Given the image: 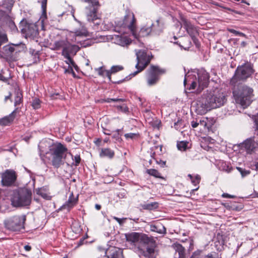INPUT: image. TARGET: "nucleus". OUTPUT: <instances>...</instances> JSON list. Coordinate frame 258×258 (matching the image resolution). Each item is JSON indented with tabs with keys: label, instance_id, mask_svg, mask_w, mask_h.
Returning <instances> with one entry per match:
<instances>
[{
	"label": "nucleus",
	"instance_id": "1a4fd4ad",
	"mask_svg": "<svg viewBox=\"0 0 258 258\" xmlns=\"http://www.w3.org/2000/svg\"><path fill=\"white\" fill-rule=\"evenodd\" d=\"M137 59L138 61L136 68L138 70L131 74L132 76H136L138 73L143 71L149 63L150 59L145 50H136Z\"/></svg>",
	"mask_w": 258,
	"mask_h": 258
},
{
	"label": "nucleus",
	"instance_id": "3c124183",
	"mask_svg": "<svg viewBox=\"0 0 258 258\" xmlns=\"http://www.w3.org/2000/svg\"><path fill=\"white\" fill-rule=\"evenodd\" d=\"M207 119H206V120H201L200 121V122H199V124L204 126V127L208 128L209 127L207 126Z\"/></svg>",
	"mask_w": 258,
	"mask_h": 258
},
{
	"label": "nucleus",
	"instance_id": "a211bd4d",
	"mask_svg": "<svg viewBox=\"0 0 258 258\" xmlns=\"http://www.w3.org/2000/svg\"><path fill=\"white\" fill-rule=\"evenodd\" d=\"M97 8H90L89 12L87 14L88 21L92 22L95 26H98L101 23L100 18L97 14Z\"/></svg>",
	"mask_w": 258,
	"mask_h": 258
},
{
	"label": "nucleus",
	"instance_id": "20e7f679",
	"mask_svg": "<svg viewBox=\"0 0 258 258\" xmlns=\"http://www.w3.org/2000/svg\"><path fill=\"white\" fill-rule=\"evenodd\" d=\"M31 200L32 192L27 188H21L15 191L11 198L12 205L15 207L29 206Z\"/></svg>",
	"mask_w": 258,
	"mask_h": 258
},
{
	"label": "nucleus",
	"instance_id": "cd10ccee",
	"mask_svg": "<svg viewBox=\"0 0 258 258\" xmlns=\"http://www.w3.org/2000/svg\"><path fill=\"white\" fill-rule=\"evenodd\" d=\"M151 228L152 231L156 232L160 234H165L166 233V228L162 225L160 226H151Z\"/></svg>",
	"mask_w": 258,
	"mask_h": 258
},
{
	"label": "nucleus",
	"instance_id": "864d4df0",
	"mask_svg": "<svg viewBox=\"0 0 258 258\" xmlns=\"http://www.w3.org/2000/svg\"><path fill=\"white\" fill-rule=\"evenodd\" d=\"M81 158L80 156H75V165L77 166L80 162Z\"/></svg>",
	"mask_w": 258,
	"mask_h": 258
},
{
	"label": "nucleus",
	"instance_id": "13d9d810",
	"mask_svg": "<svg viewBox=\"0 0 258 258\" xmlns=\"http://www.w3.org/2000/svg\"><path fill=\"white\" fill-rule=\"evenodd\" d=\"M151 25L152 28L157 29L159 28V27L157 25V21H156V23L155 24H151Z\"/></svg>",
	"mask_w": 258,
	"mask_h": 258
},
{
	"label": "nucleus",
	"instance_id": "473e14b6",
	"mask_svg": "<svg viewBox=\"0 0 258 258\" xmlns=\"http://www.w3.org/2000/svg\"><path fill=\"white\" fill-rule=\"evenodd\" d=\"M22 100V95L21 93L17 92L15 98L14 105L15 106L20 104Z\"/></svg>",
	"mask_w": 258,
	"mask_h": 258
},
{
	"label": "nucleus",
	"instance_id": "69168bd1",
	"mask_svg": "<svg viewBox=\"0 0 258 258\" xmlns=\"http://www.w3.org/2000/svg\"><path fill=\"white\" fill-rule=\"evenodd\" d=\"M246 44V42H244V41L242 42H241V45L242 46H243V47L245 46Z\"/></svg>",
	"mask_w": 258,
	"mask_h": 258
},
{
	"label": "nucleus",
	"instance_id": "58836bf2",
	"mask_svg": "<svg viewBox=\"0 0 258 258\" xmlns=\"http://www.w3.org/2000/svg\"><path fill=\"white\" fill-rule=\"evenodd\" d=\"M37 194L40 195L42 198L46 200H50V197L46 193H45L42 189H40L37 191Z\"/></svg>",
	"mask_w": 258,
	"mask_h": 258
},
{
	"label": "nucleus",
	"instance_id": "f704fd0d",
	"mask_svg": "<svg viewBox=\"0 0 258 258\" xmlns=\"http://www.w3.org/2000/svg\"><path fill=\"white\" fill-rule=\"evenodd\" d=\"M147 172L152 175V176H153L155 177H158V178H161V176H160V173L156 169H148L147 170Z\"/></svg>",
	"mask_w": 258,
	"mask_h": 258
},
{
	"label": "nucleus",
	"instance_id": "6e6552de",
	"mask_svg": "<svg viewBox=\"0 0 258 258\" xmlns=\"http://www.w3.org/2000/svg\"><path fill=\"white\" fill-rule=\"evenodd\" d=\"M156 247V241L153 238L148 236L147 240L143 243L139 250L146 258H156L157 255Z\"/></svg>",
	"mask_w": 258,
	"mask_h": 258
},
{
	"label": "nucleus",
	"instance_id": "e2e57ef3",
	"mask_svg": "<svg viewBox=\"0 0 258 258\" xmlns=\"http://www.w3.org/2000/svg\"><path fill=\"white\" fill-rule=\"evenodd\" d=\"M8 49H9V51L11 52H13L15 50L14 47H12V46H9L8 48Z\"/></svg>",
	"mask_w": 258,
	"mask_h": 258
},
{
	"label": "nucleus",
	"instance_id": "9d476101",
	"mask_svg": "<svg viewBox=\"0 0 258 258\" xmlns=\"http://www.w3.org/2000/svg\"><path fill=\"white\" fill-rule=\"evenodd\" d=\"M0 24L3 26H8L12 31L17 30L12 11L0 9Z\"/></svg>",
	"mask_w": 258,
	"mask_h": 258
},
{
	"label": "nucleus",
	"instance_id": "338daca9",
	"mask_svg": "<svg viewBox=\"0 0 258 258\" xmlns=\"http://www.w3.org/2000/svg\"><path fill=\"white\" fill-rule=\"evenodd\" d=\"M81 45L82 47H86L87 45H88V44L87 43H84L83 44H81Z\"/></svg>",
	"mask_w": 258,
	"mask_h": 258
},
{
	"label": "nucleus",
	"instance_id": "6e6d98bb",
	"mask_svg": "<svg viewBox=\"0 0 258 258\" xmlns=\"http://www.w3.org/2000/svg\"><path fill=\"white\" fill-rule=\"evenodd\" d=\"M199 124V123L197 121L193 120L191 122V125L193 128L197 127Z\"/></svg>",
	"mask_w": 258,
	"mask_h": 258
},
{
	"label": "nucleus",
	"instance_id": "8fccbe9b",
	"mask_svg": "<svg viewBox=\"0 0 258 258\" xmlns=\"http://www.w3.org/2000/svg\"><path fill=\"white\" fill-rule=\"evenodd\" d=\"M111 70H105L104 71V75L103 76H106L110 80H111Z\"/></svg>",
	"mask_w": 258,
	"mask_h": 258
},
{
	"label": "nucleus",
	"instance_id": "c85d7f7f",
	"mask_svg": "<svg viewBox=\"0 0 258 258\" xmlns=\"http://www.w3.org/2000/svg\"><path fill=\"white\" fill-rule=\"evenodd\" d=\"M142 207L145 210H151L158 208V203L156 202H153L151 203L143 204L142 205Z\"/></svg>",
	"mask_w": 258,
	"mask_h": 258
},
{
	"label": "nucleus",
	"instance_id": "774afa93",
	"mask_svg": "<svg viewBox=\"0 0 258 258\" xmlns=\"http://www.w3.org/2000/svg\"><path fill=\"white\" fill-rule=\"evenodd\" d=\"M255 168L256 170H258V162L255 165Z\"/></svg>",
	"mask_w": 258,
	"mask_h": 258
},
{
	"label": "nucleus",
	"instance_id": "c756f323",
	"mask_svg": "<svg viewBox=\"0 0 258 258\" xmlns=\"http://www.w3.org/2000/svg\"><path fill=\"white\" fill-rule=\"evenodd\" d=\"M74 33L76 36H87L88 35V32L84 28L76 30Z\"/></svg>",
	"mask_w": 258,
	"mask_h": 258
},
{
	"label": "nucleus",
	"instance_id": "603ef678",
	"mask_svg": "<svg viewBox=\"0 0 258 258\" xmlns=\"http://www.w3.org/2000/svg\"><path fill=\"white\" fill-rule=\"evenodd\" d=\"M222 197L224 198H234L235 197V196L231 195L227 193H224L222 194Z\"/></svg>",
	"mask_w": 258,
	"mask_h": 258
},
{
	"label": "nucleus",
	"instance_id": "de8ad7c7",
	"mask_svg": "<svg viewBox=\"0 0 258 258\" xmlns=\"http://www.w3.org/2000/svg\"><path fill=\"white\" fill-rule=\"evenodd\" d=\"M96 71H97L98 74L100 76H103L104 75V71H105V70L104 69L103 67H100V68H99L98 69H96Z\"/></svg>",
	"mask_w": 258,
	"mask_h": 258
},
{
	"label": "nucleus",
	"instance_id": "4468645a",
	"mask_svg": "<svg viewBox=\"0 0 258 258\" xmlns=\"http://www.w3.org/2000/svg\"><path fill=\"white\" fill-rule=\"evenodd\" d=\"M181 21L182 26L190 36L194 43L195 44L197 47H199L200 43L198 39L197 38V36L199 35L197 28L189 21L183 17L181 18Z\"/></svg>",
	"mask_w": 258,
	"mask_h": 258
},
{
	"label": "nucleus",
	"instance_id": "f8f14e48",
	"mask_svg": "<svg viewBox=\"0 0 258 258\" xmlns=\"http://www.w3.org/2000/svg\"><path fill=\"white\" fill-rule=\"evenodd\" d=\"M165 73V70L158 67L152 66L147 72V81L148 85L151 86L155 85L159 79V75Z\"/></svg>",
	"mask_w": 258,
	"mask_h": 258
},
{
	"label": "nucleus",
	"instance_id": "ea45409f",
	"mask_svg": "<svg viewBox=\"0 0 258 258\" xmlns=\"http://www.w3.org/2000/svg\"><path fill=\"white\" fill-rule=\"evenodd\" d=\"M111 73H115L118 71L123 70V67L121 66H114L111 68Z\"/></svg>",
	"mask_w": 258,
	"mask_h": 258
},
{
	"label": "nucleus",
	"instance_id": "4c0bfd02",
	"mask_svg": "<svg viewBox=\"0 0 258 258\" xmlns=\"http://www.w3.org/2000/svg\"><path fill=\"white\" fill-rule=\"evenodd\" d=\"M39 3H41V8L43 14H45L46 12L47 0H38Z\"/></svg>",
	"mask_w": 258,
	"mask_h": 258
},
{
	"label": "nucleus",
	"instance_id": "b1692460",
	"mask_svg": "<svg viewBox=\"0 0 258 258\" xmlns=\"http://www.w3.org/2000/svg\"><path fill=\"white\" fill-rule=\"evenodd\" d=\"M114 156V152L113 150L109 148H102L100 152L101 157H107L112 158Z\"/></svg>",
	"mask_w": 258,
	"mask_h": 258
},
{
	"label": "nucleus",
	"instance_id": "a878e982",
	"mask_svg": "<svg viewBox=\"0 0 258 258\" xmlns=\"http://www.w3.org/2000/svg\"><path fill=\"white\" fill-rule=\"evenodd\" d=\"M110 251V255L108 256V258H122V251L120 249H116L114 247L112 248Z\"/></svg>",
	"mask_w": 258,
	"mask_h": 258
},
{
	"label": "nucleus",
	"instance_id": "49530a36",
	"mask_svg": "<svg viewBox=\"0 0 258 258\" xmlns=\"http://www.w3.org/2000/svg\"><path fill=\"white\" fill-rule=\"evenodd\" d=\"M124 100L123 99H111V98H107L105 100V102H110L111 101H114V102H123Z\"/></svg>",
	"mask_w": 258,
	"mask_h": 258
},
{
	"label": "nucleus",
	"instance_id": "aec40b11",
	"mask_svg": "<svg viewBox=\"0 0 258 258\" xmlns=\"http://www.w3.org/2000/svg\"><path fill=\"white\" fill-rule=\"evenodd\" d=\"M18 108H16L10 114L0 119V125H8L14 120Z\"/></svg>",
	"mask_w": 258,
	"mask_h": 258
},
{
	"label": "nucleus",
	"instance_id": "5fc2aeb1",
	"mask_svg": "<svg viewBox=\"0 0 258 258\" xmlns=\"http://www.w3.org/2000/svg\"><path fill=\"white\" fill-rule=\"evenodd\" d=\"M65 73H69V74L70 73H72V74H73V75L74 76L75 75V73L74 72V71H73V69H72V68L71 67H69L68 69H66L65 70Z\"/></svg>",
	"mask_w": 258,
	"mask_h": 258
},
{
	"label": "nucleus",
	"instance_id": "ddd939ff",
	"mask_svg": "<svg viewBox=\"0 0 258 258\" xmlns=\"http://www.w3.org/2000/svg\"><path fill=\"white\" fill-rule=\"evenodd\" d=\"M125 237L127 242L137 246L139 249L143 243L147 240L148 236L143 233L132 232L126 233Z\"/></svg>",
	"mask_w": 258,
	"mask_h": 258
},
{
	"label": "nucleus",
	"instance_id": "393cba45",
	"mask_svg": "<svg viewBox=\"0 0 258 258\" xmlns=\"http://www.w3.org/2000/svg\"><path fill=\"white\" fill-rule=\"evenodd\" d=\"M67 50L69 54H76L79 50L80 47L76 45H72L68 42L67 47L63 50Z\"/></svg>",
	"mask_w": 258,
	"mask_h": 258
},
{
	"label": "nucleus",
	"instance_id": "dca6fc26",
	"mask_svg": "<svg viewBox=\"0 0 258 258\" xmlns=\"http://www.w3.org/2000/svg\"><path fill=\"white\" fill-rule=\"evenodd\" d=\"M21 31L26 37H33L38 34V28L34 23H26L21 29Z\"/></svg>",
	"mask_w": 258,
	"mask_h": 258
},
{
	"label": "nucleus",
	"instance_id": "09e8293b",
	"mask_svg": "<svg viewBox=\"0 0 258 258\" xmlns=\"http://www.w3.org/2000/svg\"><path fill=\"white\" fill-rule=\"evenodd\" d=\"M113 219L115 220L120 225H121L124 223L125 220L126 219V218L120 219L116 217H114Z\"/></svg>",
	"mask_w": 258,
	"mask_h": 258
},
{
	"label": "nucleus",
	"instance_id": "a19ab883",
	"mask_svg": "<svg viewBox=\"0 0 258 258\" xmlns=\"http://www.w3.org/2000/svg\"><path fill=\"white\" fill-rule=\"evenodd\" d=\"M77 203V200L75 199H72L71 197H70L69 199L67 202V205L71 208L74 206Z\"/></svg>",
	"mask_w": 258,
	"mask_h": 258
},
{
	"label": "nucleus",
	"instance_id": "7c9ffc66",
	"mask_svg": "<svg viewBox=\"0 0 258 258\" xmlns=\"http://www.w3.org/2000/svg\"><path fill=\"white\" fill-rule=\"evenodd\" d=\"M188 142L184 141H180L178 142L177 143V147L178 149L181 151H185L187 146Z\"/></svg>",
	"mask_w": 258,
	"mask_h": 258
},
{
	"label": "nucleus",
	"instance_id": "5701e85b",
	"mask_svg": "<svg viewBox=\"0 0 258 258\" xmlns=\"http://www.w3.org/2000/svg\"><path fill=\"white\" fill-rule=\"evenodd\" d=\"M68 42V41L66 40L56 41L52 45V49L53 50H57L62 48V50H64V48L67 47Z\"/></svg>",
	"mask_w": 258,
	"mask_h": 258
},
{
	"label": "nucleus",
	"instance_id": "2f4dec72",
	"mask_svg": "<svg viewBox=\"0 0 258 258\" xmlns=\"http://www.w3.org/2000/svg\"><path fill=\"white\" fill-rule=\"evenodd\" d=\"M175 249L178 252L180 256L183 255L185 251L184 248L180 244L175 245Z\"/></svg>",
	"mask_w": 258,
	"mask_h": 258
},
{
	"label": "nucleus",
	"instance_id": "4be33fe9",
	"mask_svg": "<svg viewBox=\"0 0 258 258\" xmlns=\"http://www.w3.org/2000/svg\"><path fill=\"white\" fill-rule=\"evenodd\" d=\"M14 3V0H2L0 4V9L12 11Z\"/></svg>",
	"mask_w": 258,
	"mask_h": 258
},
{
	"label": "nucleus",
	"instance_id": "0eeeda50",
	"mask_svg": "<svg viewBox=\"0 0 258 258\" xmlns=\"http://www.w3.org/2000/svg\"><path fill=\"white\" fill-rule=\"evenodd\" d=\"M25 215H16L5 221V227L12 231H20L24 229Z\"/></svg>",
	"mask_w": 258,
	"mask_h": 258
},
{
	"label": "nucleus",
	"instance_id": "2eb2a0df",
	"mask_svg": "<svg viewBox=\"0 0 258 258\" xmlns=\"http://www.w3.org/2000/svg\"><path fill=\"white\" fill-rule=\"evenodd\" d=\"M16 179L15 171L7 169L2 174V184L4 186H10L15 182Z\"/></svg>",
	"mask_w": 258,
	"mask_h": 258
},
{
	"label": "nucleus",
	"instance_id": "bb28decb",
	"mask_svg": "<svg viewBox=\"0 0 258 258\" xmlns=\"http://www.w3.org/2000/svg\"><path fill=\"white\" fill-rule=\"evenodd\" d=\"M70 54L68 53L67 50H62V55L67 59L65 61L68 64H71L74 68L77 67L75 62L71 58L70 55Z\"/></svg>",
	"mask_w": 258,
	"mask_h": 258
},
{
	"label": "nucleus",
	"instance_id": "6ab92c4d",
	"mask_svg": "<svg viewBox=\"0 0 258 258\" xmlns=\"http://www.w3.org/2000/svg\"><path fill=\"white\" fill-rule=\"evenodd\" d=\"M212 109L213 108L211 105V104L208 103V101L207 100V98H206L205 102H199L197 104V106L196 111L198 114H204L208 111H209Z\"/></svg>",
	"mask_w": 258,
	"mask_h": 258
},
{
	"label": "nucleus",
	"instance_id": "052dcab7",
	"mask_svg": "<svg viewBox=\"0 0 258 258\" xmlns=\"http://www.w3.org/2000/svg\"><path fill=\"white\" fill-rule=\"evenodd\" d=\"M59 94L58 93H56V94H51V96H50V97L52 99H56L57 97L56 96H58Z\"/></svg>",
	"mask_w": 258,
	"mask_h": 258
},
{
	"label": "nucleus",
	"instance_id": "e433bc0d",
	"mask_svg": "<svg viewBox=\"0 0 258 258\" xmlns=\"http://www.w3.org/2000/svg\"><path fill=\"white\" fill-rule=\"evenodd\" d=\"M8 41V38L7 37V35L1 31H0V46L4 43H6Z\"/></svg>",
	"mask_w": 258,
	"mask_h": 258
},
{
	"label": "nucleus",
	"instance_id": "680f3d73",
	"mask_svg": "<svg viewBox=\"0 0 258 258\" xmlns=\"http://www.w3.org/2000/svg\"><path fill=\"white\" fill-rule=\"evenodd\" d=\"M24 249H25L26 251H29V250H31V246H30L27 245H25V246H24Z\"/></svg>",
	"mask_w": 258,
	"mask_h": 258
},
{
	"label": "nucleus",
	"instance_id": "72a5a7b5",
	"mask_svg": "<svg viewBox=\"0 0 258 258\" xmlns=\"http://www.w3.org/2000/svg\"><path fill=\"white\" fill-rule=\"evenodd\" d=\"M32 106L34 109H37L41 107V101L37 98H34L32 101Z\"/></svg>",
	"mask_w": 258,
	"mask_h": 258
},
{
	"label": "nucleus",
	"instance_id": "c9c22d12",
	"mask_svg": "<svg viewBox=\"0 0 258 258\" xmlns=\"http://www.w3.org/2000/svg\"><path fill=\"white\" fill-rule=\"evenodd\" d=\"M85 2L90 4L92 7V8H96L97 10L100 6L98 0H85Z\"/></svg>",
	"mask_w": 258,
	"mask_h": 258
},
{
	"label": "nucleus",
	"instance_id": "c03bdc74",
	"mask_svg": "<svg viewBox=\"0 0 258 258\" xmlns=\"http://www.w3.org/2000/svg\"><path fill=\"white\" fill-rule=\"evenodd\" d=\"M200 180V176L199 175H197L195 178H193L191 181L195 185H196L197 184L199 183Z\"/></svg>",
	"mask_w": 258,
	"mask_h": 258
},
{
	"label": "nucleus",
	"instance_id": "412c9836",
	"mask_svg": "<svg viewBox=\"0 0 258 258\" xmlns=\"http://www.w3.org/2000/svg\"><path fill=\"white\" fill-rule=\"evenodd\" d=\"M116 43L122 46H126L131 43L132 40L126 36L117 35L115 36Z\"/></svg>",
	"mask_w": 258,
	"mask_h": 258
},
{
	"label": "nucleus",
	"instance_id": "0e129e2a",
	"mask_svg": "<svg viewBox=\"0 0 258 258\" xmlns=\"http://www.w3.org/2000/svg\"><path fill=\"white\" fill-rule=\"evenodd\" d=\"M95 208L97 210H100L101 209V206L100 205H98V204H96L95 205Z\"/></svg>",
	"mask_w": 258,
	"mask_h": 258
},
{
	"label": "nucleus",
	"instance_id": "79ce46f5",
	"mask_svg": "<svg viewBox=\"0 0 258 258\" xmlns=\"http://www.w3.org/2000/svg\"><path fill=\"white\" fill-rule=\"evenodd\" d=\"M236 169L240 172L241 176L242 177H244L250 173V171L248 170H246L245 169H243L240 167H237Z\"/></svg>",
	"mask_w": 258,
	"mask_h": 258
},
{
	"label": "nucleus",
	"instance_id": "37998d69",
	"mask_svg": "<svg viewBox=\"0 0 258 258\" xmlns=\"http://www.w3.org/2000/svg\"><path fill=\"white\" fill-rule=\"evenodd\" d=\"M229 31L231 33L234 34L235 35H239L240 36H242V37L245 36V35L244 33L239 32V31H237L232 29H229Z\"/></svg>",
	"mask_w": 258,
	"mask_h": 258
},
{
	"label": "nucleus",
	"instance_id": "f257e3e1",
	"mask_svg": "<svg viewBox=\"0 0 258 258\" xmlns=\"http://www.w3.org/2000/svg\"><path fill=\"white\" fill-rule=\"evenodd\" d=\"M136 19L134 14L132 13H129L124 17L123 23L130 30L132 34L134 37L139 39L141 37H145L149 35L151 32H155L156 34H158L163 29V24L160 22L159 20H157V25L159 27L158 29L152 28L151 25H145L141 28L139 34L137 35L136 33V26H135Z\"/></svg>",
	"mask_w": 258,
	"mask_h": 258
},
{
	"label": "nucleus",
	"instance_id": "bf43d9fd",
	"mask_svg": "<svg viewBox=\"0 0 258 258\" xmlns=\"http://www.w3.org/2000/svg\"><path fill=\"white\" fill-rule=\"evenodd\" d=\"M119 107H120V109H121L123 111H125L127 110V108L124 105H123L122 106H119Z\"/></svg>",
	"mask_w": 258,
	"mask_h": 258
},
{
	"label": "nucleus",
	"instance_id": "f3484780",
	"mask_svg": "<svg viewBox=\"0 0 258 258\" xmlns=\"http://www.w3.org/2000/svg\"><path fill=\"white\" fill-rule=\"evenodd\" d=\"M243 148L248 154L255 152L258 149V143L254 141L253 138H249L246 140L242 144Z\"/></svg>",
	"mask_w": 258,
	"mask_h": 258
},
{
	"label": "nucleus",
	"instance_id": "9b49d317",
	"mask_svg": "<svg viewBox=\"0 0 258 258\" xmlns=\"http://www.w3.org/2000/svg\"><path fill=\"white\" fill-rule=\"evenodd\" d=\"M208 103L211 104L213 108L222 106L226 102L225 96L221 91H215L212 94H210L207 97Z\"/></svg>",
	"mask_w": 258,
	"mask_h": 258
},
{
	"label": "nucleus",
	"instance_id": "a18cd8bd",
	"mask_svg": "<svg viewBox=\"0 0 258 258\" xmlns=\"http://www.w3.org/2000/svg\"><path fill=\"white\" fill-rule=\"evenodd\" d=\"M137 136H138V135L136 134H135V133H127V134H125L124 135V137L127 139H134V138H135Z\"/></svg>",
	"mask_w": 258,
	"mask_h": 258
},
{
	"label": "nucleus",
	"instance_id": "423d86ee",
	"mask_svg": "<svg viewBox=\"0 0 258 258\" xmlns=\"http://www.w3.org/2000/svg\"><path fill=\"white\" fill-rule=\"evenodd\" d=\"M254 72L252 65L249 62H246L244 64L237 67L235 75L231 79L230 84L236 86L238 80H245L249 77Z\"/></svg>",
	"mask_w": 258,
	"mask_h": 258
},
{
	"label": "nucleus",
	"instance_id": "39448f33",
	"mask_svg": "<svg viewBox=\"0 0 258 258\" xmlns=\"http://www.w3.org/2000/svg\"><path fill=\"white\" fill-rule=\"evenodd\" d=\"M209 78V74L205 70H198L197 76L191 82L189 90L196 89L198 92H201L208 86Z\"/></svg>",
	"mask_w": 258,
	"mask_h": 258
},
{
	"label": "nucleus",
	"instance_id": "4d7b16f0",
	"mask_svg": "<svg viewBox=\"0 0 258 258\" xmlns=\"http://www.w3.org/2000/svg\"><path fill=\"white\" fill-rule=\"evenodd\" d=\"M255 123L256 125V130L255 131L257 132L258 134V113L257 116L255 117Z\"/></svg>",
	"mask_w": 258,
	"mask_h": 258
},
{
	"label": "nucleus",
	"instance_id": "7ed1b4c3",
	"mask_svg": "<svg viewBox=\"0 0 258 258\" xmlns=\"http://www.w3.org/2000/svg\"><path fill=\"white\" fill-rule=\"evenodd\" d=\"M253 92V90L251 88L245 85L240 86L238 89L234 88L233 91L236 103L240 104L243 108L249 106L251 103L254 96Z\"/></svg>",
	"mask_w": 258,
	"mask_h": 258
},
{
	"label": "nucleus",
	"instance_id": "f03ea898",
	"mask_svg": "<svg viewBox=\"0 0 258 258\" xmlns=\"http://www.w3.org/2000/svg\"><path fill=\"white\" fill-rule=\"evenodd\" d=\"M67 148L60 143H57L50 147L49 151L46 154L49 155L48 159L51 165L58 169L64 164V160L68 154Z\"/></svg>",
	"mask_w": 258,
	"mask_h": 258
}]
</instances>
